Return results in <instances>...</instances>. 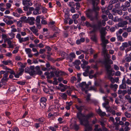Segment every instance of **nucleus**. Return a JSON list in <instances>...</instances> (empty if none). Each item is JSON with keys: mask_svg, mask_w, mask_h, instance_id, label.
Returning a JSON list of instances; mask_svg holds the SVG:
<instances>
[{"mask_svg": "<svg viewBox=\"0 0 131 131\" xmlns=\"http://www.w3.org/2000/svg\"><path fill=\"white\" fill-rule=\"evenodd\" d=\"M77 75L78 77V82H80V81L81 80V78H80L81 74L78 73L77 74Z\"/></svg>", "mask_w": 131, "mask_h": 131, "instance_id": "obj_42", "label": "nucleus"}, {"mask_svg": "<svg viewBox=\"0 0 131 131\" xmlns=\"http://www.w3.org/2000/svg\"><path fill=\"white\" fill-rule=\"evenodd\" d=\"M69 90L66 91L67 93L69 96H71L72 90L71 88H69Z\"/></svg>", "mask_w": 131, "mask_h": 131, "instance_id": "obj_40", "label": "nucleus"}, {"mask_svg": "<svg viewBox=\"0 0 131 131\" xmlns=\"http://www.w3.org/2000/svg\"><path fill=\"white\" fill-rule=\"evenodd\" d=\"M60 55L63 57V59H64L67 57L68 56V54L67 53L64 52H62L61 53Z\"/></svg>", "mask_w": 131, "mask_h": 131, "instance_id": "obj_22", "label": "nucleus"}, {"mask_svg": "<svg viewBox=\"0 0 131 131\" xmlns=\"http://www.w3.org/2000/svg\"><path fill=\"white\" fill-rule=\"evenodd\" d=\"M5 19H4V20L5 22L6 23V24L8 25H11L13 23V21L12 20H9L8 21H7L6 20V21H5Z\"/></svg>", "mask_w": 131, "mask_h": 131, "instance_id": "obj_31", "label": "nucleus"}, {"mask_svg": "<svg viewBox=\"0 0 131 131\" xmlns=\"http://www.w3.org/2000/svg\"><path fill=\"white\" fill-rule=\"evenodd\" d=\"M42 24L44 25H46L47 24V21L43 19H42L41 21Z\"/></svg>", "mask_w": 131, "mask_h": 131, "instance_id": "obj_64", "label": "nucleus"}, {"mask_svg": "<svg viewBox=\"0 0 131 131\" xmlns=\"http://www.w3.org/2000/svg\"><path fill=\"white\" fill-rule=\"evenodd\" d=\"M6 40L7 41V43L9 46V48H13L14 46L13 44L12 43L11 41L8 39H6Z\"/></svg>", "mask_w": 131, "mask_h": 131, "instance_id": "obj_20", "label": "nucleus"}, {"mask_svg": "<svg viewBox=\"0 0 131 131\" xmlns=\"http://www.w3.org/2000/svg\"><path fill=\"white\" fill-rule=\"evenodd\" d=\"M87 17L90 18V20L93 21L95 19V18L93 16V10L91 9H88L85 12Z\"/></svg>", "mask_w": 131, "mask_h": 131, "instance_id": "obj_2", "label": "nucleus"}, {"mask_svg": "<svg viewBox=\"0 0 131 131\" xmlns=\"http://www.w3.org/2000/svg\"><path fill=\"white\" fill-rule=\"evenodd\" d=\"M85 40L84 38H82L80 39H78L76 41V43L79 45L80 43L81 42H83Z\"/></svg>", "mask_w": 131, "mask_h": 131, "instance_id": "obj_21", "label": "nucleus"}, {"mask_svg": "<svg viewBox=\"0 0 131 131\" xmlns=\"http://www.w3.org/2000/svg\"><path fill=\"white\" fill-rule=\"evenodd\" d=\"M75 106L77 109L79 111V112H81L82 110L84 108V106L83 105H81L79 106L77 104H75Z\"/></svg>", "mask_w": 131, "mask_h": 131, "instance_id": "obj_14", "label": "nucleus"}, {"mask_svg": "<svg viewBox=\"0 0 131 131\" xmlns=\"http://www.w3.org/2000/svg\"><path fill=\"white\" fill-rule=\"evenodd\" d=\"M105 41H102V43H101V45L103 47L102 52L104 54H106L107 50L106 49V44L108 43V40H106Z\"/></svg>", "mask_w": 131, "mask_h": 131, "instance_id": "obj_6", "label": "nucleus"}, {"mask_svg": "<svg viewBox=\"0 0 131 131\" xmlns=\"http://www.w3.org/2000/svg\"><path fill=\"white\" fill-rule=\"evenodd\" d=\"M107 108L106 109L107 112H111L113 110L112 108L110 106H107Z\"/></svg>", "mask_w": 131, "mask_h": 131, "instance_id": "obj_54", "label": "nucleus"}, {"mask_svg": "<svg viewBox=\"0 0 131 131\" xmlns=\"http://www.w3.org/2000/svg\"><path fill=\"white\" fill-rule=\"evenodd\" d=\"M25 51L28 54L31 53V50L29 48H26L25 49Z\"/></svg>", "mask_w": 131, "mask_h": 131, "instance_id": "obj_38", "label": "nucleus"}, {"mask_svg": "<svg viewBox=\"0 0 131 131\" xmlns=\"http://www.w3.org/2000/svg\"><path fill=\"white\" fill-rule=\"evenodd\" d=\"M81 62L79 60H76L74 62V64L76 65V66L79 65Z\"/></svg>", "mask_w": 131, "mask_h": 131, "instance_id": "obj_43", "label": "nucleus"}, {"mask_svg": "<svg viewBox=\"0 0 131 131\" xmlns=\"http://www.w3.org/2000/svg\"><path fill=\"white\" fill-rule=\"evenodd\" d=\"M128 35V34L127 32H125L123 33L122 36L126 38L127 37Z\"/></svg>", "mask_w": 131, "mask_h": 131, "instance_id": "obj_56", "label": "nucleus"}, {"mask_svg": "<svg viewBox=\"0 0 131 131\" xmlns=\"http://www.w3.org/2000/svg\"><path fill=\"white\" fill-rule=\"evenodd\" d=\"M102 26V23L101 21H99L97 22V24H94L92 25V28L94 30L97 29L100 30Z\"/></svg>", "mask_w": 131, "mask_h": 131, "instance_id": "obj_7", "label": "nucleus"}, {"mask_svg": "<svg viewBox=\"0 0 131 131\" xmlns=\"http://www.w3.org/2000/svg\"><path fill=\"white\" fill-rule=\"evenodd\" d=\"M106 57L108 58L104 61V64L105 65V68L106 69V70L107 73L109 74L110 76L112 75V73L113 72H114V71L113 70H110L111 68V66L109 64H112L113 63V61L111 59L109 58L110 57L108 54H106Z\"/></svg>", "mask_w": 131, "mask_h": 131, "instance_id": "obj_1", "label": "nucleus"}, {"mask_svg": "<svg viewBox=\"0 0 131 131\" xmlns=\"http://www.w3.org/2000/svg\"><path fill=\"white\" fill-rule=\"evenodd\" d=\"M22 21L21 20H19L17 22V25L19 27H22Z\"/></svg>", "mask_w": 131, "mask_h": 131, "instance_id": "obj_39", "label": "nucleus"}, {"mask_svg": "<svg viewBox=\"0 0 131 131\" xmlns=\"http://www.w3.org/2000/svg\"><path fill=\"white\" fill-rule=\"evenodd\" d=\"M124 5L127 8L129 7L130 6V4L129 2L126 1Z\"/></svg>", "mask_w": 131, "mask_h": 131, "instance_id": "obj_46", "label": "nucleus"}, {"mask_svg": "<svg viewBox=\"0 0 131 131\" xmlns=\"http://www.w3.org/2000/svg\"><path fill=\"white\" fill-rule=\"evenodd\" d=\"M116 12L118 14L120 15L122 14V10L120 9H118L116 10Z\"/></svg>", "mask_w": 131, "mask_h": 131, "instance_id": "obj_61", "label": "nucleus"}, {"mask_svg": "<svg viewBox=\"0 0 131 131\" xmlns=\"http://www.w3.org/2000/svg\"><path fill=\"white\" fill-rule=\"evenodd\" d=\"M89 84H86V82H82L79 84V86L82 88V90L85 91L86 94L88 93V91L89 90H85L87 89L88 88Z\"/></svg>", "mask_w": 131, "mask_h": 131, "instance_id": "obj_5", "label": "nucleus"}, {"mask_svg": "<svg viewBox=\"0 0 131 131\" xmlns=\"http://www.w3.org/2000/svg\"><path fill=\"white\" fill-rule=\"evenodd\" d=\"M16 11L19 14H22L23 13L22 10L20 8L17 9Z\"/></svg>", "mask_w": 131, "mask_h": 131, "instance_id": "obj_36", "label": "nucleus"}, {"mask_svg": "<svg viewBox=\"0 0 131 131\" xmlns=\"http://www.w3.org/2000/svg\"><path fill=\"white\" fill-rule=\"evenodd\" d=\"M79 15L77 14H75L73 15L72 18L73 19H76L79 17Z\"/></svg>", "mask_w": 131, "mask_h": 131, "instance_id": "obj_45", "label": "nucleus"}, {"mask_svg": "<svg viewBox=\"0 0 131 131\" xmlns=\"http://www.w3.org/2000/svg\"><path fill=\"white\" fill-rule=\"evenodd\" d=\"M45 74L47 76V79H49L50 78V73L48 72H46L45 73Z\"/></svg>", "mask_w": 131, "mask_h": 131, "instance_id": "obj_47", "label": "nucleus"}, {"mask_svg": "<svg viewBox=\"0 0 131 131\" xmlns=\"http://www.w3.org/2000/svg\"><path fill=\"white\" fill-rule=\"evenodd\" d=\"M120 89H126V85L125 84V79L124 78H123L122 81V83L119 87Z\"/></svg>", "mask_w": 131, "mask_h": 131, "instance_id": "obj_9", "label": "nucleus"}, {"mask_svg": "<svg viewBox=\"0 0 131 131\" xmlns=\"http://www.w3.org/2000/svg\"><path fill=\"white\" fill-rule=\"evenodd\" d=\"M60 95L62 98L64 100L67 99V95L65 93H61L60 94Z\"/></svg>", "mask_w": 131, "mask_h": 131, "instance_id": "obj_28", "label": "nucleus"}, {"mask_svg": "<svg viewBox=\"0 0 131 131\" xmlns=\"http://www.w3.org/2000/svg\"><path fill=\"white\" fill-rule=\"evenodd\" d=\"M85 25L87 27H90L92 28V25L89 22L86 21L85 23Z\"/></svg>", "mask_w": 131, "mask_h": 131, "instance_id": "obj_51", "label": "nucleus"}, {"mask_svg": "<svg viewBox=\"0 0 131 131\" xmlns=\"http://www.w3.org/2000/svg\"><path fill=\"white\" fill-rule=\"evenodd\" d=\"M109 78L112 83H115V80L112 77H109Z\"/></svg>", "mask_w": 131, "mask_h": 131, "instance_id": "obj_52", "label": "nucleus"}, {"mask_svg": "<svg viewBox=\"0 0 131 131\" xmlns=\"http://www.w3.org/2000/svg\"><path fill=\"white\" fill-rule=\"evenodd\" d=\"M35 73H34V74H38L40 75H41L42 73V72L40 70L37 71H36Z\"/></svg>", "mask_w": 131, "mask_h": 131, "instance_id": "obj_59", "label": "nucleus"}, {"mask_svg": "<svg viewBox=\"0 0 131 131\" xmlns=\"http://www.w3.org/2000/svg\"><path fill=\"white\" fill-rule=\"evenodd\" d=\"M41 18V16H37L36 18V24H40V18Z\"/></svg>", "mask_w": 131, "mask_h": 131, "instance_id": "obj_29", "label": "nucleus"}, {"mask_svg": "<svg viewBox=\"0 0 131 131\" xmlns=\"http://www.w3.org/2000/svg\"><path fill=\"white\" fill-rule=\"evenodd\" d=\"M82 125L85 126V131H91L92 130V127L89 126L88 120L85 121V122L83 123V124Z\"/></svg>", "mask_w": 131, "mask_h": 131, "instance_id": "obj_8", "label": "nucleus"}, {"mask_svg": "<svg viewBox=\"0 0 131 131\" xmlns=\"http://www.w3.org/2000/svg\"><path fill=\"white\" fill-rule=\"evenodd\" d=\"M100 9L99 7L98 6L95 7V6H93L92 8V10H93V12H98Z\"/></svg>", "mask_w": 131, "mask_h": 131, "instance_id": "obj_25", "label": "nucleus"}, {"mask_svg": "<svg viewBox=\"0 0 131 131\" xmlns=\"http://www.w3.org/2000/svg\"><path fill=\"white\" fill-rule=\"evenodd\" d=\"M118 85L116 84H115L114 85L111 84L110 86V87L111 88H114L113 90L114 91H116V89L117 88Z\"/></svg>", "mask_w": 131, "mask_h": 131, "instance_id": "obj_23", "label": "nucleus"}, {"mask_svg": "<svg viewBox=\"0 0 131 131\" xmlns=\"http://www.w3.org/2000/svg\"><path fill=\"white\" fill-rule=\"evenodd\" d=\"M128 24V22L126 21H122L119 23L118 24V26L119 27H123Z\"/></svg>", "mask_w": 131, "mask_h": 131, "instance_id": "obj_13", "label": "nucleus"}, {"mask_svg": "<svg viewBox=\"0 0 131 131\" xmlns=\"http://www.w3.org/2000/svg\"><path fill=\"white\" fill-rule=\"evenodd\" d=\"M38 120L39 122H42L45 121V119L43 117H41L39 118Z\"/></svg>", "mask_w": 131, "mask_h": 131, "instance_id": "obj_60", "label": "nucleus"}, {"mask_svg": "<svg viewBox=\"0 0 131 131\" xmlns=\"http://www.w3.org/2000/svg\"><path fill=\"white\" fill-rule=\"evenodd\" d=\"M35 18L33 17H28L27 23H29L31 25H33L34 24V21Z\"/></svg>", "mask_w": 131, "mask_h": 131, "instance_id": "obj_10", "label": "nucleus"}, {"mask_svg": "<svg viewBox=\"0 0 131 131\" xmlns=\"http://www.w3.org/2000/svg\"><path fill=\"white\" fill-rule=\"evenodd\" d=\"M117 36V39L118 40H119L120 41H123L122 40V36L121 35H118V34L116 33Z\"/></svg>", "mask_w": 131, "mask_h": 131, "instance_id": "obj_41", "label": "nucleus"}, {"mask_svg": "<svg viewBox=\"0 0 131 131\" xmlns=\"http://www.w3.org/2000/svg\"><path fill=\"white\" fill-rule=\"evenodd\" d=\"M85 115L82 114L81 112H79L77 113V117L80 120L81 125H83L85 121L88 120L87 119H85V118H84L85 117Z\"/></svg>", "mask_w": 131, "mask_h": 131, "instance_id": "obj_3", "label": "nucleus"}, {"mask_svg": "<svg viewBox=\"0 0 131 131\" xmlns=\"http://www.w3.org/2000/svg\"><path fill=\"white\" fill-rule=\"evenodd\" d=\"M121 7L122 8H122V9L123 11H125L127 10V8L124 5H122V6Z\"/></svg>", "mask_w": 131, "mask_h": 131, "instance_id": "obj_58", "label": "nucleus"}, {"mask_svg": "<svg viewBox=\"0 0 131 131\" xmlns=\"http://www.w3.org/2000/svg\"><path fill=\"white\" fill-rule=\"evenodd\" d=\"M94 115V114L92 112H91L85 115V119H87L88 120V119L93 117Z\"/></svg>", "mask_w": 131, "mask_h": 131, "instance_id": "obj_18", "label": "nucleus"}, {"mask_svg": "<svg viewBox=\"0 0 131 131\" xmlns=\"http://www.w3.org/2000/svg\"><path fill=\"white\" fill-rule=\"evenodd\" d=\"M122 46L125 48L127 47L128 46V44L126 42L123 43L122 44Z\"/></svg>", "mask_w": 131, "mask_h": 131, "instance_id": "obj_57", "label": "nucleus"}, {"mask_svg": "<svg viewBox=\"0 0 131 131\" xmlns=\"http://www.w3.org/2000/svg\"><path fill=\"white\" fill-rule=\"evenodd\" d=\"M25 82H23L22 81H18L17 82V83L19 84L22 85H24L25 83Z\"/></svg>", "mask_w": 131, "mask_h": 131, "instance_id": "obj_53", "label": "nucleus"}, {"mask_svg": "<svg viewBox=\"0 0 131 131\" xmlns=\"http://www.w3.org/2000/svg\"><path fill=\"white\" fill-rule=\"evenodd\" d=\"M47 99L45 97H41L40 99V102L46 103L47 101Z\"/></svg>", "mask_w": 131, "mask_h": 131, "instance_id": "obj_37", "label": "nucleus"}, {"mask_svg": "<svg viewBox=\"0 0 131 131\" xmlns=\"http://www.w3.org/2000/svg\"><path fill=\"white\" fill-rule=\"evenodd\" d=\"M76 80V78L74 76L72 77L71 79V83H73L74 81H75Z\"/></svg>", "mask_w": 131, "mask_h": 131, "instance_id": "obj_48", "label": "nucleus"}, {"mask_svg": "<svg viewBox=\"0 0 131 131\" xmlns=\"http://www.w3.org/2000/svg\"><path fill=\"white\" fill-rule=\"evenodd\" d=\"M40 9V8L39 7H36L33 11V13L34 14L36 15L40 14L41 12H39Z\"/></svg>", "mask_w": 131, "mask_h": 131, "instance_id": "obj_12", "label": "nucleus"}, {"mask_svg": "<svg viewBox=\"0 0 131 131\" xmlns=\"http://www.w3.org/2000/svg\"><path fill=\"white\" fill-rule=\"evenodd\" d=\"M114 124L115 126V129L116 130H118L119 129V124L118 123L116 122L114 123Z\"/></svg>", "mask_w": 131, "mask_h": 131, "instance_id": "obj_35", "label": "nucleus"}, {"mask_svg": "<svg viewBox=\"0 0 131 131\" xmlns=\"http://www.w3.org/2000/svg\"><path fill=\"white\" fill-rule=\"evenodd\" d=\"M29 73L31 75H33L34 73H36L35 68L34 66H31L29 69Z\"/></svg>", "mask_w": 131, "mask_h": 131, "instance_id": "obj_11", "label": "nucleus"}, {"mask_svg": "<svg viewBox=\"0 0 131 131\" xmlns=\"http://www.w3.org/2000/svg\"><path fill=\"white\" fill-rule=\"evenodd\" d=\"M97 113L98 114L101 116H104L106 115L105 113L104 112H102L100 108L98 109Z\"/></svg>", "mask_w": 131, "mask_h": 131, "instance_id": "obj_19", "label": "nucleus"}, {"mask_svg": "<svg viewBox=\"0 0 131 131\" xmlns=\"http://www.w3.org/2000/svg\"><path fill=\"white\" fill-rule=\"evenodd\" d=\"M131 58L130 57H126L124 60H123V63H125L126 61L127 62H129L131 61Z\"/></svg>", "mask_w": 131, "mask_h": 131, "instance_id": "obj_26", "label": "nucleus"}, {"mask_svg": "<svg viewBox=\"0 0 131 131\" xmlns=\"http://www.w3.org/2000/svg\"><path fill=\"white\" fill-rule=\"evenodd\" d=\"M100 30L101 34L100 38L101 41H105L107 39H105V36L106 34V32L105 31V28L104 27H102Z\"/></svg>", "mask_w": 131, "mask_h": 131, "instance_id": "obj_4", "label": "nucleus"}, {"mask_svg": "<svg viewBox=\"0 0 131 131\" xmlns=\"http://www.w3.org/2000/svg\"><path fill=\"white\" fill-rule=\"evenodd\" d=\"M105 103H104L103 104V106L106 109L107 108V106H106L109 103V102L108 101H105Z\"/></svg>", "mask_w": 131, "mask_h": 131, "instance_id": "obj_32", "label": "nucleus"}, {"mask_svg": "<svg viewBox=\"0 0 131 131\" xmlns=\"http://www.w3.org/2000/svg\"><path fill=\"white\" fill-rule=\"evenodd\" d=\"M125 116L128 118H129L130 117V113H129L127 112H125Z\"/></svg>", "mask_w": 131, "mask_h": 131, "instance_id": "obj_49", "label": "nucleus"}, {"mask_svg": "<svg viewBox=\"0 0 131 131\" xmlns=\"http://www.w3.org/2000/svg\"><path fill=\"white\" fill-rule=\"evenodd\" d=\"M21 20L24 23H27V22L28 18H27V17L26 16H23L21 17Z\"/></svg>", "mask_w": 131, "mask_h": 131, "instance_id": "obj_27", "label": "nucleus"}, {"mask_svg": "<svg viewBox=\"0 0 131 131\" xmlns=\"http://www.w3.org/2000/svg\"><path fill=\"white\" fill-rule=\"evenodd\" d=\"M99 125H95V128L94 130L95 131H102V130L101 128H98Z\"/></svg>", "mask_w": 131, "mask_h": 131, "instance_id": "obj_30", "label": "nucleus"}, {"mask_svg": "<svg viewBox=\"0 0 131 131\" xmlns=\"http://www.w3.org/2000/svg\"><path fill=\"white\" fill-rule=\"evenodd\" d=\"M61 72H62L61 71H56L54 72V73L56 77H58L61 74H60Z\"/></svg>", "mask_w": 131, "mask_h": 131, "instance_id": "obj_33", "label": "nucleus"}, {"mask_svg": "<svg viewBox=\"0 0 131 131\" xmlns=\"http://www.w3.org/2000/svg\"><path fill=\"white\" fill-rule=\"evenodd\" d=\"M97 63H96V64L95 65H92L91 67L93 69H97L98 68V67L97 66Z\"/></svg>", "mask_w": 131, "mask_h": 131, "instance_id": "obj_55", "label": "nucleus"}, {"mask_svg": "<svg viewBox=\"0 0 131 131\" xmlns=\"http://www.w3.org/2000/svg\"><path fill=\"white\" fill-rule=\"evenodd\" d=\"M8 79V78H3L1 80V83H2L3 84L4 83H6Z\"/></svg>", "mask_w": 131, "mask_h": 131, "instance_id": "obj_24", "label": "nucleus"}, {"mask_svg": "<svg viewBox=\"0 0 131 131\" xmlns=\"http://www.w3.org/2000/svg\"><path fill=\"white\" fill-rule=\"evenodd\" d=\"M95 16L94 17L95 18V19L96 20H97L98 18V14H99V12H95Z\"/></svg>", "mask_w": 131, "mask_h": 131, "instance_id": "obj_50", "label": "nucleus"}, {"mask_svg": "<svg viewBox=\"0 0 131 131\" xmlns=\"http://www.w3.org/2000/svg\"><path fill=\"white\" fill-rule=\"evenodd\" d=\"M75 55L74 53H71L70 54L69 57H68V59H69L70 61H71L74 58H75Z\"/></svg>", "mask_w": 131, "mask_h": 131, "instance_id": "obj_15", "label": "nucleus"}, {"mask_svg": "<svg viewBox=\"0 0 131 131\" xmlns=\"http://www.w3.org/2000/svg\"><path fill=\"white\" fill-rule=\"evenodd\" d=\"M59 85L60 86L63 88H64L65 89H67L69 87V86H68L67 85H64L61 83H60Z\"/></svg>", "mask_w": 131, "mask_h": 131, "instance_id": "obj_34", "label": "nucleus"}, {"mask_svg": "<svg viewBox=\"0 0 131 131\" xmlns=\"http://www.w3.org/2000/svg\"><path fill=\"white\" fill-rule=\"evenodd\" d=\"M70 127L71 128H73L76 130H78L79 129V125L76 124H71L70 125Z\"/></svg>", "mask_w": 131, "mask_h": 131, "instance_id": "obj_16", "label": "nucleus"}, {"mask_svg": "<svg viewBox=\"0 0 131 131\" xmlns=\"http://www.w3.org/2000/svg\"><path fill=\"white\" fill-rule=\"evenodd\" d=\"M96 89L94 86L91 87L90 89L89 90H93L95 91H96Z\"/></svg>", "mask_w": 131, "mask_h": 131, "instance_id": "obj_63", "label": "nucleus"}, {"mask_svg": "<svg viewBox=\"0 0 131 131\" xmlns=\"http://www.w3.org/2000/svg\"><path fill=\"white\" fill-rule=\"evenodd\" d=\"M91 39L94 42H96L97 41V38L96 35L94 34L91 36Z\"/></svg>", "mask_w": 131, "mask_h": 131, "instance_id": "obj_17", "label": "nucleus"}, {"mask_svg": "<svg viewBox=\"0 0 131 131\" xmlns=\"http://www.w3.org/2000/svg\"><path fill=\"white\" fill-rule=\"evenodd\" d=\"M40 106H41L42 108H45L46 107V103H44L40 102Z\"/></svg>", "mask_w": 131, "mask_h": 131, "instance_id": "obj_44", "label": "nucleus"}, {"mask_svg": "<svg viewBox=\"0 0 131 131\" xmlns=\"http://www.w3.org/2000/svg\"><path fill=\"white\" fill-rule=\"evenodd\" d=\"M81 61L83 63L82 64H84L86 65L88 64V61H86L84 59L82 60Z\"/></svg>", "mask_w": 131, "mask_h": 131, "instance_id": "obj_62", "label": "nucleus"}]
</instances>
